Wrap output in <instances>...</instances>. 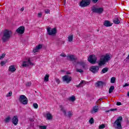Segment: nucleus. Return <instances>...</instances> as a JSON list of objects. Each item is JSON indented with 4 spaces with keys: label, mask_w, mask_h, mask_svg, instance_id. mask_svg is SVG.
I'll use <instances>...</instances> for the list:
<instances>
[{
    "label": "nucleus",
    "mask_w": 129,
    "mask_h": 129,
    "mask_svg": "<svg viewBox=\"0 0 129 129\" xmlns=\"http://www.w3.org/2000/svg\"><path fill=\"white\" fill-rule=\"evenodd\" d=\"M13 35L12 31L6 29L3 32V36L2 37V40L4 43H6L7 41H9L11 39V37Z\"/></svg>",
    "instance_id": "1"
},
{
    "label": "nucleus",
    "mask_w": 129,
    "mask_h": 129,
    "mask_svg": "<svg viewBox=\"0 0 129 129\" xmlns=\"http://www.w3.org/2000/svg\"><path fill=\"white\" fill-rule=\"evenodd\" d=\"M59 108L60 109V111H62L64 116H67V117H69L70 118L72 117V115H73V112L72 111H69L67 113V110L65 109L64 106L60 105Z\"/></svg>",
    "instance_id": "2"
},
{
    "label": "nucleus",
    "mask_w": 129,
    "mask_h": 129,
    "mask_svg": "<svg viewBox=\"0 0 129 129\" xmlns=\"http://www.w3.org/2000/svg\"><path fill=\"white\" fill-rule=\"evenodd\" d=\"M122 121V116H119L114 122V125L116 124V127L117 129H121V122Z\"/></svg>",
    "instance_id": "3"
},
{
    "label": "nucleus",
    "mask_w": 129,
    "mask_h": 129,
    "mask_svg": "<svg viewBox=\"0 0 129 129\" xmlns=\"http://www.w3.org/2000/svg\"><path fill=\"white\" fill-rule=\"evenodd\" d=\"M47 32L49 36H55L57 34V28H54L52 29L51 27H47Z\"/></svg>",
    "instance_id": "4"
},
{
    "label": "nucleus",
    "mask_w": 129,
    "mask_h": 129,
    "mask_svg": "<svg viewBox=\"0 0 129 129\" xmlns=\"http://www.w3.org/2000/svg\"><path fill=\"white\" fill-rule=\"evenodd\" d=\"M92 12L96 14H102L103 12V8H97L95 6H93L91 8Z\"/></svg>",
    "instance_id": "5"
},
{
    "label": "nucleus",
    "mask_w": 129,
    "mask_h": 129,
    "mask_svg": "<svg viewBox=\"0 0 129 129\" xmlns=\"http://www.w3.org/2000/svg\"><path fill=\"white\" fill-rule=\"evenodd\" d=\"M19 100V102H20L21 104H28V98L24 95H21L20 96Z\"/></svg>",
    "instance_id": "6"
},
{
    "label": "nucleus",
    "mask_w": 129,
    "mask_h": 129,
    "mask_svg": "<svg viewBox=\"0 0 129 129\" xmlns=\"http://www.w3.org/2000/svg\"><path fill=\"white\" fill-rule=\"evenodd\" d=\"M68 60L73 62V64L75 65V67H77V64H75L77 62V58H75V56L74 55H69L67 56Z\"/></svg>",
    "instance_id": "7"
},
{
    "label": "nucleus",
    "mask_w": 129,
    "mask_h": 129,
    "mask_svg": "<svg viewBox=\"0 0 129 129\" xmlns=\"http://www.w3.org/2000/svg\"><path fill=\"white\" fill-rule=\"evenodd\" d=\"M62 79L63 82H65L67 84H68L69 83H70V82L72 81V77H71V76L68 75L63 76L62 78Z\"/></svg>",
    "instance_id": "8"
},
{
    "label": "nucleus",
    "mask_w": 129,
    "mask_h": 129,
    "mask_svg": "<svg viewBox=\"0 0 129 129\" xmlns=\"http://www.w3.org/2000/svg\"><path fill=\"white\" fill-rule=\"evenodd\" d=\"M34 64L31 62V59L30 58H28L26 61H24L23 62L22 66L23 67H28V66H33Z\"/></svg>",
    "instance_id": "9"
},
{
    "label": "nucleus",
    "mask_w": 129,
    "mask_h": 129,
    "mask_svg": "<svg viewBox=\"0 0 129 129\" xmlns=\"http://www.w3.org/2000/svg\"><path fill=\"white\" fill-rule=\"evenodd\" d=\"M89 5H90V0H82V2L80 4V7L82 8L88 7Z\"/></svg>",
    "instance_id": "10"
},
{
    "label": "nucleus",
    "mask_w": 129,
    "mask_h": 129,
    "mask_svg": "<svg viewBox=\"0 0 129 129\" xmlns=\"http://www.w3.org/2000/svg\"><path fill=\"white\" fill-rule=\"evenodd\" d=\"M99 70V67L98 66H92L90 68V71L91 72H92L94 74H96V73H98V71Z\"/></svg>",
    "instance_id": "11"
},
{
    "label": "nucleus",
    "mask_w": 129,
    "mask_h": 129,
    "mask_svg": "<svg viewBox=\"0 0 129 129\" xmlns=\"http://www.w3.org/2000/svg\"><path fill=\"white\" fill-rule=\"evenodd\" d=\"M88 60L91 64H95L96 62V57H95V55H90L89 56Z\"/></svg>",
    "instance_id": "12"
},
{
    "label": "nucleus",
    "mask_w": 129,
    "mask_h": 129,
    "mask_svg": "<svg viewBox=\"0 0 129 129\" xmlns=\"http://www.w3.org/2000/svg\"><path fill=\"white\" fill-rule=\"evenodd\" d=\"M96 87H103L104 85H106L105 82L99 81L97 82L95 84Z\"/></svg>",
    "instance_id": "13"
},
{
    "label": "nucleus",
    "mask_w": 129,
    "mask_h": 129,
    "mask_svg": "<svg viewBox=\"0 0 129 129\" xmlns=\"http://www.w3.org/2000/svg\"><path fill=\"white\" fill-rule=\"evenodd\" d=\"M12 123L14 124V125H17L18 123H19V118L18 117V115L14 116L12 119Z\"/></svg>",
    "instance_id": "14"
},
{
    "label": "nucleus",
    "mask_w": 129,
    "mask_h": 129,
    "mask_svg": "<svg viewBox=\"0 0 129 129\" xmlns=\"http://www.w3.org/2000/svg\"><path fill=\"white\" fill-rule=\"evenodd\" d=\"M101 58L106 63V62H108L110 60V55L106 54L105 55L102 56Z\"/></svg>",
    "instance_id": "15"
},
{
    "label": "nucleus",
    "mask_w": 129,
    "mask_h": 129,
    "mask_svg": "<svg viewBox=\"0 0 129 129\" xmlns=\"http://www.w3.org/2000/svg\"><path fill=\"white\" fill-rule=\"evenodd\" d=\"M16 32L18 33V34H24V33H25V27L21 26L16 30Z\"/></svg>",
    "instance_id": "16"
},
{
    "label": "nucleus",
    "mask_w": 129,
    "mask_h": 129,
    "mask_svg": "<svg viewBox=\"0 0 129 129\" xmlns=\"http://www.w3.org/2000/svg\"><path fill=\"white\" fill-rule=\"evenodd\" d=\"M75 64H77V67H78V65H80V66H82L83 68H85V62L83 61H77V62H75Z\"/></svg>",
    "instance_id": "17"
},
{
    "label": "nucleus",
    "mask_w": 129,
    "mask_h": 129,
    "mask_svg": "<svg viewBox=\"0 0 129 129\" xmlns=\"http://www.w3.org/2000/svg\"><path fill=\"white\" fill-rule=\"evenodd\" d=\"M42 47H43V46L41 44H39L38 45L36 46L35 48L33 49V53H36V52H38L40 49H42Z\"/></svg>",
    "instance_id": "18"
},
{
    "label": "nucleus",
    "mask_w": 129,
    "mask_h": 129,
    "mask_svg": "<svg viewBox=\"0 0 129 129\" xmlns=\"http://www.w3.org/2000/svg\"><path fill=\"white\" fill-rule=\"evenodd\" d=\"M98 105H96L93 107V109L91 110V113L93 114L97 112L98 111Z\"/></svg>",
    "instance_id": "19"
},
{
    "label": "nucleus",
    "mask_w": 129,
    "mask_h": 129,
    "mask_svg": "<svg viewBox=\"0 0 129 129\" xmlns=\"http://www.w3.org/2000/svg\"><path fill=\"white\" fill-rule=\"evenodd\" d=\"M104 26H105V27H111V26H112V23H110L109 21L106 20L105 21L104 23Z\"/></svg>",
    "instance_id": "20"
},
{
    "label": "nucleus",
    "mask_w": 129,
    "mask_h": 129,
    "mask_svg": "<svg viewBox=\"0 0 129 129\" xmlns=\"http://www.w3.org/2000/svg\"><path fill=\"white\" fill-rule=\"evenodd\" d=\"M16 69L15 68V66H11L9 68V71L10 72H15L16 71Z\"/></svg>",
    "instance_id": "21"
},
{
    "label": "nucleus",
    "mask_w": 129,
    "mask_h": 129,
    "mask_svg": "<svg viewBox=\"0 0 129 129\" xmlns=\"http://www.w3.org/2000/svg\"><path fill=\"white\" fill-rule=\"evenodd\" d=\"M105 62L104 61V60L101 58L100 61H99L98 65L100 67L103 66V65H105Z\"/></svg>",
    "instance_id": "22"
},
{
    "label": "nucleus",
    "mask_w": 129,
    "mask_h": 129,
    "mask_svg": "<svg viewBox=\"0 0 129 129\" xmlns=\"http://www.w3.org/2000/svg\"><path fill=\"white\" fill-rule=\"evenodd\" d=\"M69 42H72L73 41V34H71L70 36L68 37Z\"/></svg>",
    "instance_id": "23"
},
{
    "label": "nucleus",
    "mask_w": 129,
    "mask_h": 129,
    "mask_svg": "<svg viewBox=\"0 0 129 129\" xmlns=\"http://www.w3.org/2000/svg\"><path fill=\"white\" fill-rule=\"evenodd\" d=\"M50 75L49 74H46L44 77V82H48L49 81V77Z\"/></svg>",
    "instance_id": "24"
},
{
    "label": "nucleus",
    "mask_w": 129,
    "mask_h": 129,
    "mask_svg": "<svg viewBox=\"0 0 129 129\" xmlns=\"http://www.w3.org/2000/svg\"><path fill=\"white\" fill-rule=\"evenodd\" d=\"M119 23H120V22L118 20V18H116L113 19V23L114 24H116V25H118V24H119Z\"/></svg>",
    "instance_id": "25"
},
{
    "label": "nucleus",
    "mask_w": 129,
    "mask_h": 129,
    "mask_svg": "<svg viewBox=\"0 0 129 129\" xmlns=\"http://www.w3.org/2000/svg\"><path fill=\"white\" fill-rule=\"evenodd\" d=\"M69 100H70V101H72V102H74V101H75V100H76V98H75V96H73L69 98Z\"/></svg>",
    "instance_id": "26"
},
{
    "label": "nucleus",
    "mask_w": 129,
    "mask_h": 129,
    "mask_svg": "<svg viewBox=\"0 0 129 129\" xmlns=\"http://www.w3.org/2000/svg\"><path fill=\"white\" fill-rule=\"evenodd\" d=\"M113 90H114V86H111L109 89V93H112Z\"/></svg>",
    "instance_id": "27"
},
{
    "label": "nucleus",
    "mask_w": 129,
    "mask_h": 129,
    "mask_svg": "<svg viewBox=\"0 0 129 129\" xmlns=\"http://www.w3.org/2000/svg\"><path fill=\"white\" fill-rule=\"evenodd\" d=\"M47 119H48L49 120L52 119V118H53V116H52V115L50 113H47Z\"/></svg>",
    "instance_id": "28"
},
{
    "label": "nucleus",
    "mask_w": 129,
    "mask_h": 129,
    "mask_svg": "<svg viewBox=\"0 0 129 129\" xmlns=\"http://www.w3.org/2000/svg\"><path fill=\"white\" fill-rule=\"evenodd\" d=\"M107 71H108V68H103V69L102 70L101 72H102L103 74H104V73H106V72H107Z\"/></svg>",
    "instance_id": "29"
},
{
    "label": "nucleus",
    "mask_w": 129,
    "mask_h": 129,
    "mask_svg": "<svg viewBox=\"0 0 129 129\" xmlns=\"http://www.w3.org/2000/svg\"><path fill=\"white\" fill-rule=\"evenodd\" d=\"M11 121V117L8 116L7 118L5 119V122L6 123L10 122Z\"/></svg>",
    "instance_id": "30"
},
{
    "label": "nucleus",
    "mask_w": 129,
    "mask_h": 129,
    "mask_svg": "<svg viewBox=\"0 0 129 129\" xmlns=\"http://www.w3.org/2000/svg\"><path fill=\"white\" fill-rule=\"evenodd\" d=\"M89 122L91 123V124H92V123H94V119H93V117H92L89 120Z\"/></svg>",
    "instance_id": "31"
},
{
    "label": "nucleus",
    "mask_w": 129,
    "mask_h": 129,
    "mask_svg": "<svg viewBox=\"0 0 129 129\" xmlns=\"http://www.w3.org/2000/svg\"><path fill=\"white\" fill-rule=\"evenodd\" d=\"M102 99H103V98H101L97 101L96 104H97V105H99V104H100V101H101V100H102Z\"/></svg>",
    "instance_id": "32"
},
{
    "label": "nucleus",
    "mask_w": 129,
    "mask_h": 129,
    "mask_svg": "<svg viewBox=\"0 0 129 129\" xmlns=\"http://www.w3.org/2000/svg\"><path fill=\"white\" fill-rule=\"evenodd\" d=\"M116 110H117V108L111 109L110 110H108L106 111L105 112H109V111H115Z\"/></svg>",
    "instance_id": "33"
},
{
    "label": "nucleus",
    "mask_w": 129,
    "mask_h": 129,
    "mask_svg": "<svg viewBox=\"0 0 129 129\" xmlns=\"http://www.w3.org/2000/svg\"><path fill=\"white\" fill-rule=\"evenodd\" d=\"M111 83H114L115 82V77H112L110 81Z\"/></svg>",
    "instance_id": "34"
},
{
    "label": "nucleus",
    "mask_w": 129,
    "mask_h": 129,
    "mask_svg": "<svg viewBox=\"0 0 129 129\" xmlns=\"http://www.w3.org/2000/svg\"><path fill=\"white\" fill-rule=\"evenodd\" d=\"M39 127L40 129H47V126L45 125H39Z\"/></svg>",
    "instance_id": "35"
},
{
    "label": "nucleus",
    "mask_w": 129,
    "mask_h": 129,
    "mask_svg": "<svg viewBox=\"0 0 129 129\" xmlns=\"http://www.w3.org/2000/svg\"><path fill=\"white\" fill-rule=\"evenodd\" d=\"M76 72H79V73H83V70H82V69H78V68H77Z\"/></svg>",
    "instance_id": "36"
},
{
    "label": "nucleus",
    "mask_w": 129,
    "mask_h": 129,
    "mask_svg": "<svg viewBox=\"0 0 129 129\" xmlns=\"http://www.w3.org/2000/svg\"><path fill=\"white\" fill-rule=\"evenodd\" d=\"M104 127H105V125H104V124H102L101 125H100L99 126V128L100 129L104 128Z\"/></svg>",
    "instance_id": "37"
},
{
    "label": "nucleus",
    "mask_w": 129,
    "mask_h": 129,
    "mask_svg": "<svg viewBox=\"0 0 129 129\" xmlns=\"http://www.w3.org/2000/svg\"><path fill=\"white\" fill-rule=\"evenodd\" d=\"M83 83V81H82L79 85H77L76 86L78 88L82 87V84Z\"/></svg>",
    "instance_id": "38"
},
{
    "label": "nucleus",
    "mask_w": 129,
    "mask_h": 129,
    "mask_svg": "<svg viewBox=\"0 0 129 129\" xmlns=\"http://www.w3.org/2000/svg\"><path fill=\"white\" fill-rule=\"evenodd\" d=\"M1 66H4V65H6V64H7V61H1Z\"/></svg>",
    "instance_id": "39"
},
{
    "label": "nucleus",
    "mask_w": 129,
    "mask_h": 129,
    "mask_svg": "<svg viewBox=\"0 0 129 129\" xmlns=\"http://www.w3.org/2000/svg\"><path fill=\"white\" fill-rule=\"evenodd\" d=\"M31 85H32V83H31L30 82H27L26 84V86H27V87H30V86H31Z\"/></svg>",
    "instance_id": "40"
},
{
    "label": "nucleus",
    "mask_w": 129,
    "mask_h": 129,
    "mask_svg": "<svg viewBox=\"0 0 129 129\" xmlns=\"http://www.w3.org/2000/svg\"><path fill=\"white\" fill-rule=\"evenodd\" d=\"M5 56H6L5 53L2 54V56H0V60H1V59L5 58Z\"/></svg>",
    "instance_id": "41"
},
{
    "label": "nucleus",
    "mask_w": 129,
    "mask_h": 129,
    "mask_svg": "<svg viewBox=\"0 0 129 129\" xmlns=\"http://www.w3.org/2000/svg\"><path fill=\"white\" fill-rule=\"evenodd\" d=\"M33 106H34V108H36V109L38 108V104L34 103L33 104Z\"/></svg>",
    "instance_id": "42"
},
{
    "label": "nucleus",
    "mask_w": 129,
    "mask_h": 129,
    "mask_svg": "<svg viewBox=\"0 0 129 129\" xmlns=\"http://www.w3.org/2000/svg\"><path fill=\"white\" fill-rule=\"evenodd\" d=\"M56 83H57V84H60V80L59 79H55Z\"/></svg>",
    "instance_id": "43"
},
{
    "label": "nucleus",
    "mask_w": 129,
    "mask_h": 129,
    "mask_svg": "<svg viewBox=\"0 0 129 129\" xmlns=\"http://www.w3.org/2000/svg\"><path fill=\"white\" fill-rule=\"evenodd\" d=\"M12 93H13L12 92H10L8 94H7V97H9V96H12Z\"/></svg>",
    "instance_id": "44"
},
{
    "label": "nucleus",
    "mask_w": 129,
    "mask_h": 129,
    "mask_svg": "<svg viewBox=\"0 0 129 129\" xmlns=\"http://www.w3.org/2000/svg\"><path fill=\"white\" fill-rule=\"evenodd\" d=\"M45 14H50V10L49 9H46L45 11Z\"/></svg>",
    "instance_id": "45"
},
{
    "label": "nucleus",
    "mask_w": 129,
    "mask_h": 129,
    "mask_svg": "<svg viewBox=\"0 0 129 129\" xmlns=\"http://www.w3.org/2000/svg\"><path fill=\"white\" fill-rule=\"evenodd\" d=\"M60 56H61V57H65L67 56H66V54H65L64 53H61V54L60 55Z\"/></svg>",
    "instance_id": "46"
},
{
    "label": "nucleus",
    "mask_w": 129,
    "mask_h": 129,
    "mask_svg": "<svg viewBox=\"0 0 129 129\" xmlns=\"http://www.w3.org/2000/svg\"><path fill=\"white\" fill-rule=\"evenodd\" d=\"M37 17L38 18H41L42 17V13H38V15H37Z\"/></svg>",
    "instance_id": "47"
},
{
    "label": "nucleus",
    "mask_w": 129,
    "mask_h": 129,
    "mask_svg": "<svg viewBox=\"0 0 129 129\" xmlns=\"http://www.w3.org/2000/svg\"><path fill=\"white\" fill-rule=\"evenodd\" d=\"M126 86H129V84L126 83L124 86H123V87H126Z\"/></svg>",
    "instance_id": "48"
},
{
    "label": "nucleus",
    "mask_w": 129,
    "mask_h": 129,
    "mask_svg": "<svg viewBox=\"0 0 129 129\" xmlns=\"http://www.w3.org/2000/svg\"><path fill=\"white\" fill-rule=\"evenodd\" d=\"M116 104L117 105H121V102H117Z\"/></svg>",
    "instance_id": "49"
},
{
    "label": "nucleus",
    "mask_w": 129,
    "mask_h": 129,
    "mask_svg": "<svg viewBox=\"0 0 129 129\" xmlns=\"http://www.w3.org/2000/svg\"><path fill=\"white\" fill-rule=\"evenodd\" d=\"M92 1L95 4H96V3H97V2H98V0H92Z\"/></svg>",
    "instance_id": "50"
},
{
    "label": "nucleus",
    "mask_w": 129,
    "mask_h": 129,
    "mask_svg": "<svg viewBox=\"0 0 129 129\" xmlns=\"http://www.w3.org/2000/svg\"><path fill=\"white\" fill-rule=\"evenodd\" d=\"M29 120H30V121H32V122L34 121V119L33 118H30Z\"/></svg>",
    "instance_id": "51"
},
{
    "label": "nucleus",
    "mask_w": 129,
    "mask_h": 129,
    "mask_svg": "<svg viewBox=\"0 0 129 129\" xmlns=\"http://www.w3.org/2000/svg\"><path fill=\"white\" fill-rule=\"evenodd\" d=\"M24 7H23L22 8H21V12H23V11H24Z\"/></svg>",
    "instance_id": "52"
},
{
    "label": "nucleus",
    "mask_w": 129,
    "mask_h": 129,
    "mask_svg": "<svg viewBox=\"0 0 129 129\" xmlns=\"http://www.w3.org/2000/svg\"><path fill=\"white\" fill-rule=\"evenodd\" d=\"M64 5H65L66 4V0H63V2Z\"/></svg>",
    "instance_id": "53"
}]
</instances>
